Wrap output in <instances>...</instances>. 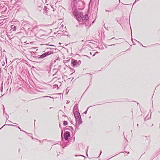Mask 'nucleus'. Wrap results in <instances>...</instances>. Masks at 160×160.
Returning <instances> with one entry per match:
<instances>
[{
    "mask_svg": "<svg viewBox=\"0 0 160 160\" xmlns=\"http://www.w3.org/2000/svg\"><path fill=\"white\" fill-rule=\"evenodd\" d=\"M73 14L76 17L77 20L79 21H82V17L83 15L82 13L78 12L77 10H75L73 12Z\"/></svg>",
    "mask_w": 160,
    "mask_h": 160,
    "instance_id": "obj_1",
    "label": "nucleus"
},
{
    "mask_svg": "<svg viewBox=\"0 0 160 160\" xmlns=\"http://www.w3.org/2000/svg\"><path fill=\"white\" fill-rule=\"evenodd\" d=\"M51 53H52L50 52H46L41 55L38 58L42 59L46 56L51 54Z\"/></svg>",
    "mask_w": 160,
    "mask_h": 160,
    "instance_id": "obj_2",
    "label": "nucleus"
},
{
    "mask_svg": "<svg viewBox=\"0 0 160 160\" xmlns=\"http://www.w3.org/2000/svg\"><path fill=\"white\" fill-rule=\"evenodd\" d=\"M64 136L65 139L66 140H68V138L70 137V132L68 131L65 132L64 134Z\"/></svg>",
    "mask_w": 160,
    "mask_h": 160,
    "instance_id": "obj_3",
    "label": "nucleus"
},
{
    "mask_svg": "<svg viewBox=\"0 0 160 160\" xmlns=\"http://www.w3.org/2000/svg\"><path fill=\"white\" fill-rule=\"evenodd\" d=\"M74 113V115L75 119H78V118L81 117L78 111H75Z\"/></svg>",
    "mask_w": 160,
    "mask_h": 160,
    "instance_id": "obj_4",
    "label": "nucleus"
},
{
    "mask_svg": "<svg viewBox=\"0 0 160 160\" xmlns=\"http://www.w3.org/2000/svg\"><path fill=\"white\" fill-rule=\"evenodd\" d=\"M76 123H78V125H80L82 123L81 117L78 118V119H75Z\"/></svg>",
    "mask_w": 160,
    "mask_h": 160,
    "instance_id": "obj_5",
    "label": "nucleus"
},
{
    "mask_svg": "<svg viewBox=\"0 0 160 160\" xmlns=\"http://www.w3.org/2000/svg\"><path fill=\"white\" fill-rule=\"evenodd\" d=\"M88 15H85L83 16V17L82 18V22L84 21V20H88Z\"/></svg>",
    "mask_w": 160,
    "mask_h": 160,
    "instance_id": "obj_6",
    "label": "nucleus"
},
{
    "mask_svg": "<svg viewBox=\"0 0 160 160\" xmlns=\"http://www.w3.org/2000/svg\"><path fill=\"white\" fill-rule=\"evenodd\" d=\"M78 105L76 104L73 107V112H75V111H78Z\"/></svg>",
    "mask_w": 160,
    "mask_h": 160,
    "instance_id": "obj_7",
    "label": "nucleus"
},
{
    "mask_svg": "<svg viewBox=\"0 0 160 160\" xmlns=\"http://www.w3.org/2000/svg\"><path fill=\"white\" fill-rule=\"evenodd\" d=\"M72 63L74 67H77V62L76 60H74L72 62Z\"/></svg>",
    "mask_w": 160,
    "mask_h": 160,
    "instance_id": "obj_8",
    "label": "nucleus"
},
{
    "mask_svg": "<svg viewBox=\"0 0 160 160\" xmlns=\"http://www.w3.org/2000/svg\"><path fill=\"white\" fill-rule=\"evenodd\" d=\"M11 28L13 31H15L16 29V27L13 25H12L11 26Z\"/></svg>",
    "mask_w": 160,
    "mask_h": 160,
    "instance_id": "obj_9",
    "label": "nucleus"
},
{
    "mask_svg": "<svg viewBox=\"0 0 160 160\" xmlns=\"http://www.w3.org/2000/svg\"><path fill=\"white\" fill-rule=\"evenodd\" d=\"M68 124V122L67 121H64L63 122V124L64 126H66Z\"/></svg>",
    "mask_w": 160,
    "mask_h": 160,
    "instance_id": "obj_10",
    "label": "nucleus"
},
{
    "mask_svg": "<svg viewBox=\"0 0 160 160\" xmlns=\"http://www.w3.org/2000/svg\"><path fill=\"white\" fill-rule=\"evenodd\" d=\"M43 98L49 97L50 98H52L51 97L49 96H43Z\"/></svg>",
    "mask_w": 160,
    "mask_h": 160,
    "instance_id": "obj_11",
    "label": "nucleus"
},
{
    "mask_svg": "<svg viewBox=\"0 0 160 160\" xmlns=\"http://www.w3.org/2000/svg\"><path fill=\"white\" fill-rule=\"evenodd\" d=\"M88 146L87 147V152H86V154H87V156H88V154H87V152H88Z\"/></svg>",
    "mask_w": 160,
    "mask_h": 160,
    "instance_id": "obj_12",
    "label": "nucleus"
},
{
    "mask_svg": "<svg viewBox=\"0 0 160 160\" xmlns=\"http://www.w3.org/2000/svg\"><path fill=\"white\" fill-rule=\"evenodd\" d=\"M70 102V101H68L67 102V104H68V103H69Z\"/></svg>",
    "mask_w": 160,
    "mask_h": 160,
    "instance_id": "obj_13",
    "label": "nucleus"
},
{
    "mask_svg": "<svg viewBox=\"0 0 160 160\" xmlns=\"http://www.w3.org/2000/svg\"><path fill=\"white\" fill-rule=\"evenodd\" d=\"M10 126H15V127H16V126H15L14 125H10Z\"/></svg>",
    "mask_w": 160,
    "mask_h": 160,
    "instance_id": "obj_14",
    "label": "nucleus"
},
{
    "mask_svg": "<svg viewBox=\"0 0 160 160\" xmlns=\"http://www.w3.org/2000/svg\"><path fill=\"white\" fill-rule=\"evenodd\" d=\"M115 45V44H113L112 45H109V46H112V45Z\"/></svg>",
    "mask_w": 160,
    "mask_h": 160,
    "instance_id": "obj_15",
    "label": "nucleus"
},
{
    "mask_svg": "<svg viewBox=\"0 0 160 160\" xmlns=\"http://www.w3.org/2000/svg\"><path fill=\"white\" fill-rule=\"evenodd\" d=\"M3 111H4V108H3ZM4 113H5V112H4Z\"/></svg>",
    "mask_w": 160,
    "mask_h": 160,
    "instance_id": "obj_16",
    "label": "nucleus"
},
{
    "mask_svg": "<svg viewBox=\"0 0 160 160\" xmlns=\"http://www.w3.org/2000/svg\"><path fill=\"white\" fill-rule=\"evenodd\" d=\"M105 11H106V12H108V10H105Z\"/></svg>",
    "mask_w": 160,
    "mask_h": 160,
    "instance_id": "obj_17",
    "label": "nucleus"
},
{
    "mask_svg": "<svg viewBox=\"0 0 160 160\" xmlns=\"http://www.w3.org/2000/svg\"><path fill=\"white\" fill-rule=\"evenodd\" d=\"M66 147V146H64V147H63V148H64V147Z\"/></svg>",
    "mask_w": 160,
    "mask_h": 160,
    "instance_id": "obj_18",
    "label": "nucleus"
},
{
    "mask_svg": "<svg viewBox=\"0 0 160 160\" xmlns=\"http://www.w3.org/2000/svg\"><path fill=\"white\" fill-rule=\"evenodd\" d=\"M98 53V52H96V53Z\"/></svg>",
    "mask_w": 160,
    "mask_h": 160,
    "instance_id": "obj_19",
    "label": "nucleus"
},
{
    "mask_svg": "<svg viewBox=\"0 0 160 160\" xmlns=\"http://www.w3.org/2000/svg\"><path fill=\"white\" fill-rule=\"evenodd\" d=\"M87 111H86V112H85V114H86V113H87Z\"/></svg>",
    "mask_w": 160,
    "mask_h": 160,
    "instance_id": "obj_20",
    "label": "nucleus"
},
{
    "mask_svg": "<svg viewBox=\"0 0 160 160\" xmlns=\"http://www.w3.org/2000/svg\"><path fill=\"white\" fill-rule=\"evenodd\" d=\"M20 130L21 131H22L21 130V128H20Z\"/></svg>",
    "mask_w": 160,
    "mask_h": 160,
    "instance_id": "obj_21",
    "label": "nucleus"
},
{
    "mask_svg": "<svg viewBox=\"0 0 160 160\" xmlns=\"http://www.w3.org/2000/svg\"><path fill=\"white\" fill-rule=\"evenodd\" d=\"M20 130L21 131H22L21 130V128H20Z\"/></svg>",
    "mask_w": 160,
    "mask_h": 160,
    "instance_id": "obj_22",
    "label": "nucleus"
},
{
    "mask_svg": "<svg viewBox=\"0 0 160 160\" xmlns=\"http://www.w3.org/2000/svg\"><path fill=\"white\" fill-rule=\"evenodd\" d=\"M23 132H25V133H27L25 131H23Z\"/></svg>",
    "mask_w": 160,
    "mask_h": 160,
    "instance_id": "obj_23",
    "label": "nucleus"
},
{
    "mask_svg": "<svg viewBox=\"0 0 160 160\" xmlns=\"http://www.w3.org/2000/svg\"><path fill=\"white\" fill-rule=\"evenodd\" d=\"M127 153H128V154H129V152H127Z\"/></svg>",
    "mask_w": 160,
    "mask_h": 160,
    "instance_id": "obj_24",
    "label": "nucleus"
},
{
    "mask_svg": "<svg viewBox=\"0 0 160 160\" xmlns=\"http://www.w3.org/2000/svg\"><path fill=\"white\" fill-rule=\"evenodd\" d=\"M101 152H101H101H100V154H101Z\"/></svg>",
    "mask_w": 160,
    "mask_h": 160,
    "instance_id": "obj_25",
    "label": "nucleus"
},
{
    "mask_svg": "<svg viewBox=\"0 0 160 160\" xmlns=\"http://www.w3.org/2000/svg\"><path fill=\"white\" fill-rule=\"evenodd\" d=\"M75 156L76 157V156H78V155H75Z\"/></svg>",
    "mask_w": 160,
    "mask_h": 160,
    "instance_id": "obj_26",
    "label": "nucleus"
},
{
    "mask_svg": "<svg viewBox=\"0 0 160 160\" xmlns=\"http://www.w3.org/2000/svg\"><path fill=\"white\" fill-rule=\"evenodd\" d=\"M18 128H19V129H20V128L19 127H18Z\"/></svg>",
    "mask_w": 160,
    "mask_h": 160,
    "instance_id": "obj_27",
    "label": "nucleus"
},
{
    "mask_svg": "<svg viewBox=\"0 0 160 160\" xmlns=\"http://www.w3.org/2000/svg\"><path fill=\"white\" fill-rule=\"evenodd\" d=\"M82 42H83V40H82Z\"/></svg>",
    "mask_w": 160,
    "mask_h": 160,
    "instance_id": "obj_28",
    "label": "nucleus"
},
{
    "mask_svg": "<svg viewBox=\"0 0 160 160\" xmlns=\"http://www.w3.org/2000/svg\"><path fill=\"white\" fill-rule=\"evenodd\" d=\"M40 38H42V36H40Z\"/></svg>",
    "mask_w": 160,
    "mask_h": 160,
    "instance_id": "obj_29",
    "label": "nucleus"
},
{
    "mask_svg": "<svg viewBox=\"0 0 160 160\" xmlns=\"http://www.w3.org/2000/svg\"><path fill=\"white\" fill-rule=\"evenodd\" d=\"M138 42L140 43L139 41H138Z\"/></svg>",
    "mask_w": 160,
    "mask_h": 160,
    "instance_id": "obj_30",
    "label": "nucleus"
},
{
    "mask_svg": "<svg viewBox=\"0 0 160 160\" xmlns=\"http://www.w3.org/2000/svg\"><path fill=\"white\" fill-rule=\"evenodd\" d=\"M94 55H94H94H93V56H94Z\"/></svg>",
    "mask_w": 160,
    "mask_h": 160,
    "instance_id": "obj_31",
    "label": "nucleus"
},
{
    "mask_svg": "<svg viewBox=\"0 0 160 160\" xmlns=\"http://www.w3.org/2000/svg\"><path fill=\"white\" fill-rule=\"evenodd\" d=\"M2 128H0V129H2Z\"/></svg>",
    "mask_w": 160,
    "mask_h": 160,
    "instance_id": "obj_32",
    "label": "nucleus"
},
{
    "mask_svg": "<svg viewBox=\"0 0 160 160\" xmlns=\"http://www.w3.org/2000/svg\"><path fill=\"white\" fill-rule=\"evenodd\" d=\"M76 0H74V1H76Z\"/></svg>",
    "mask_w": 160,
    "mask_h": 160,
    "instance_id": "obj_33",
    "label": "nucleus"
},
{
    "mask_svg": "<svg viewBox=\"0 0 160 160\" xmlns=\"http://www.w3.org/2000/svg\"><path fill=\"white\" fill-rule=\"evenodd\" d=\"M119 0V1L120 2V0Z\"/></svg>",
    "mask_w": 160,
    "mask_h": 160,
    "instance_id": "obj_34",
    "label": "nucleus"
}]
</instances>
